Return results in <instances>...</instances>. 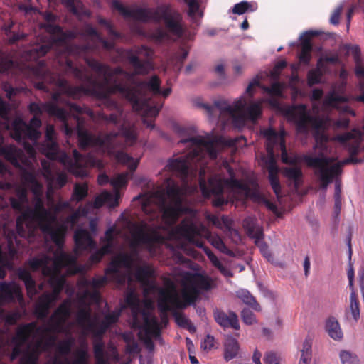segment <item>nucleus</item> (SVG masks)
<instances>
[{
  "label": "nucleus",
  "instance_id": "obj_50",
  "mask_svg": "<svg viewBox=\"0 0 364 364\" xmlns=\"http://www.w3.org/2000/svg\"><path fill=\"white\" fill-rule=\"evenodd\" d=\"M7 166L2 161H0V172L1 173H5L6 172H7Z\"/></svg>",
  "mask_w": 364,
  "mask_h": 364
},
{
  "label": "nucleus",
  "instance_id": "obj_48",
  "mask_svg": "<svg viewBox=\"0 0 364 364\" xmlns=\"http://www.w3.org/2000/svg\"><path fill=\"white\" fill-rule=\"evenodd\" d=\"M233 70H234V72L235 73V74L240 75L242 73V72L243 70V67L240 65H235L233 67Z\"/></svg>",
  "mask_w": 364,
  "mask_h": 364
},
{
  "label": "nucleus",
  "instance_id": "obj_44",
  "mask_svg": "<svg viewBox=\"0 0 364 364\" xmlns=\"http://www.w3.org/2000/svg\"><path fill=\"white\" fill-rule=\"evenodd\" d=\"M218 269L220 270V272L222 274H223L226 277H230L231 275L230 271L226 267H225L223 264H221L220 267H219Z\"/></svg>",
  "mask_w": 364,
  "mask_h": 364
},
{
  "label": "nucleus",
  "instance_id": "obj_24",
  "mask_svg": "<svg viewBox=\"0 0 364 364\" xmlns=\"http://www.w3.org/2000/svg\"><path fill=\"white\" fill-rule=\"evenodd\" d=\"M325 71L324 68H323V60H318L316 69L312 70L308 73L309 85H313L319 83L321 82L323 73Z\"/></svg>",
  "mask_w": 364,
  "mask_h": 364
},
{
  "label": "nucleus",
  "instance_id": "obj_9",
  "mask_svg": "<svg viewBox=\"0 0 364 364\" xmlns=\"http://www.w3.org/2000/svg\"><path fill=\"white\" fill-rule=\"evenodd\" d=\"M263 136L266 139V146L268 156L263 159V165L268 171L269 180L271 186L279 199L281 196V186L279 181V168L274 158V149L281 151V158L284 163L292 164L291 167L285 168L284 175L294 183L296 188L300 185L301 178V170L296 164L300 160L303 161L308 166L313 168L315 175L318 178L320 186L326 190L328 185L336 179L335 184V206L337 210L341 208V188L340 181L337 179L341 172V166L351 161L352 159H346L343 161H337L336 159L329 156L331 150L329 149V143H323L317 139V144L314 146V153L306 154L301 157L296 155L289 156L286 150L284 141V132L277 133L272 128L264 129L262 131Z\"/></svg>",
  "mask_w": 364,
  "mask_h": 364
},
{
  "label": "nucleus",
  "instance_id": "obj_37",
  "mask_svg": "<svg viewBox=\"0 0 364 364\" xmlns=\"http://www.w3.org/2000/svg\"><path fill=\"white\" fill-rule=\"evenodd\" d=\"M319 60H323V68L326 70V66L324 65L325 62L326 63H336L338 61V58L336 55L329 56V57H325L320 58Z\"/></svg>",
  "mask_w": 364,
  "mask_h": 364
},
{
  "label": "nucleus",
  "instance_id": "obj_8",
  "mask_svg": "<svg viewBox=\"0 0 364 364\" xmlns=\"http://www.w3.org/2000/svg\"><path fill=\"white\" fill-rule=\"evenodd\" d=\"M45 18L48 22L43 25V28L47 36L41 37L36 44L26 50L20 63L3 59L1 57L0 73L8 72L15 68L21 72L26 68L30 69L31 65H24L23 61H34L52 48L55 50L58 62L63 70L73 71L77 76H82L84 68L77 67L73 63L71 56L83 57L85 60V58H87L86 53L90 50H97L100 47L107 50L114 48L113 42L102 38L91 25H86L80 33L77 31L63 32L60 27L52 23L55 19L53 14L47 13ZM7 115V105L0 97V118L5 121L6 127L9 129L11 128Z\"/></svg>",
  "mask_w": 364,
  "mask_h": 364
},
{
  "label": "nucleus",
  "instance_id": "obj_57",
  "mask_svg": "<svg viewBox=\"0 0 364 364\" xmlns=\"http://www.w3.org/2000/svg\"><path fill=\"white\" fill-rule=\"evenodd\" d=\"M73 291H73V289H70V288H69V287H68V288H67V289H66V292H67V294H68L69 296H71V295L73 294Z\"/></svg>",
  "mask_w": 364,
  "mask_h": 364
},
{
  "label": "nucleus",
  "instance_id": "obj_16",
  "mask_svg": "<svg viewBox=\"0 0 364 364\" xmlns=\"http://www.w3.org/2000/svg\"><path fill=\"white\" fill-rule=\"evenodd\" d=\"M75 323L80 328L82 335L83 336L92 334L95 338L94 344V353L96 360V364H107V358L104 352V345L100 338L106 331L108 327L102 333H98L96 331H89L87 333H85L82 328L77 323L76 321ZM87 364H89V360L87 361Z\"/></svg>",
  "mask_w": 364,
  "mask_h": 364
},
{
  "label": "nucleus",
  "instance_id": "obj_11",
  "mask_svg": "<svg viewBox=\"0 0 364 364\" xmlns=\"http://www.w3.org/2000/svg\"><path fill=\"white\" fill-rule=\"evenodd\" d=\"M112 7L117 10L125 18L136 21L146 22L153 21L159 23L163 21L166 30L159 29L154 34L157 41H163L169 38L168 32L179 37L183 33V29L180 24V15L173 11L170 5L164 4L156 9H132L125 7L118 0H112Z\"/></svg>",
  "mask_w": 364,
  "mask_h": 364
},
{
  "label": "nucleus",
  "instance_id": "obj_34",
  "mask_svg": "<svg viewBox=\"0 0 364 364\" xmlns=\"http://www.w3.org/2000/svg\"><path fill=\"white\" fill-rule=\"evenodd\" d=\"M287 65V63L284 60H281L278 62L275 67L274 68V70L271 73V75L274 79H276L281 70H282L284 68H285Z\"/></svg>",
  "mask_w": 364,
  "mask_h": 364
},
{
  "label": "nucleus",
  "instance_id": "obj_56",
  "mask_svg": "<svg viewBox=\"0 0 364 364\" xmlns=\"http://www.w3.org/2000/svg\"><path fill=\"white\" fill-rule=\"evenodd\" d=\"M311 361H308L304 359H299V364H310Z\"/></svg>",
  "mask_w": 364,
  "mask_h": 364
},
{
  "label": "nucleus",
  "instance_id": "obj_20",
  "mask_svg": "<svg viewBox=\"0 0 364 364\" xmlns=\"http://www.w3.org/2000/svg\"><path fill=\"white\" fill-rule=\"evenodd\" d=\"M240 347L237 341L232 336L226 337L224 343V358L229 361L239 353Z\"/></svg>",
  "mask_w": 364,
  "mask_h": 364
},
{
  "label": "nucleus",
  "instance_id": "obj_15",
  "mask_svg": "<svg viewBox=\"0 0 364 364\" xmlns=\"http://www.w3.org/2000/svg\"><path fill=\"white\" fill-rule=\"evenodd\" d=\"M207 219L216 228L222 230L232 240L237 242L240 240L238 232L231 227V220L228 217L223 216L219 218L216 215H208Z\"/></svg>",
  "mask_w": 364,
  "mask_h": 364
},
{
  "label": "nucleus",
  "instance_id": "obj_43",
  "mask_svg": "<svg viewBox=\"0 0 364 364\" xmlns=\"http://www.w3.org/2000/svg\"><path fill=\"white\" fill-rule=\"evenodd\" d=\"M359 278H360V286L361 290H364V270H361L358 272Z\"/></svg>",
  "mask_w": 364,
  "mask_h": 364
},
{
  "label": "nucleus",
  "instance_id": "obj_4",
  "mask_svg": "<svg viewBox=\"0 0 364 364\" xmlns=\"http://www.w3.org/2000/svg\"><path fill=\"white\" fill-rule=\"evenodd\" d=\"M21 162L26 167L21 171L22 184L14 187L15 196L10 198L12 208L21 213L16 224L18 234L31 242L39 228L46 240L49 238L54 247L56 246L53 254L54 259L50 261L53 266L56 267L60 263L75 264L78 252L95 248L96 242L87 230L77 228L74 232L73 252L66 253L63 245L68 229L73 228L80 218L86 216L93 208H99L104 204L109 208L117 206L121 197L117 188L126 186L129 173H119L111 179L114 193L105 191L93 203H87L73 210L70 203H78L87 196V185L75 184L70 201L59 199L54 203V190L65 185L66 173L55 170L52 161H42L41 171L37 169V163L34 164L31 160Z\"/></svg>",
  "mask_w": 364,
  "mask_h": 364
},
{
  "label": "nucleus",
  "instance_id": "obj_28",
  "mask_svg": "<svg viewBox=\"0 0 364 364\" xmlns=\"http://www.w3.org/2000/svg\"><path fill=\"white\" fill-rule=\"evenodd\" d=\"M339 356L342 364H360L357 355L350 351L342 350Z\"/></svg>",
  "mask_w": 364,
  "mask_h": 364
},
{
  "label": "nucleus",
  "instance_id": "obj_39",
  "mask_svg": "<svg viewBox=\"0 0 364 364\" xmlns=\"http://www.w3.org/2000/svg\"><path fill=\"white\" fill-rule=\"evenodd\" d=\"M348 281H349L350 289L351 290L354 289V287H353L354 271L352 268H350L348 270Z\"/></svg>",
  "mask_w": 364,
  "mask_h": 364
},
{
  "label": "nucleus",
  "instance_id": "obj_12",
  "mask_svg": "<svg viewBox=\"0 0 364 364\" xmlns=\"http://www.w3.org/2000/svg\"><path fill=\"white\" fill-rule=\"evenodd\" d=\"M346 48L348 54L354 57L356 63L355 74L359 80L360 90L363 92L362 95L356 97V100L364 102V68L362 66L360 59V48L357 45H348ZM363 134H364V125L363 131L353 129L351 132L336 136L335 139L338 141L341 145L348 148L351 153H355L359 149Z\"/></svg>",
  "mask_w": 364,
  "mask_h": 364
},
{
  "label": "nucleus",
  "instance_id": "obj_53",
  "mask_svg": "<svg viewBox=\"0 0 364 364\" xmlns=\"http://www.w3.org/2000/svg\"><path fill=\"white\" fill-rule=\"evenodd\" d=\"M190 361L191 364H197L198 363L197 358L195 356L190 355Z\"/></svg>",
  "mask_w": 364,
  "mask_h": 364
},
{
  "label": "nucleus",
  "instance_id": "obj_60",
  "mask_svg": "<svg viewBox=\"0 0 364 364\" xmlns=\"http://www.w3.org/2000/svg\"><path fill=\"white\" fill-rule=\"evenodd\" d=\"M39 87H40V88H43V85H39Z\"/></svg>",
  "mask_w": 364,
  "mask_h": 364
},
{
  "label": "nucleus",
  "instance_id": "obj_30",
  "mask_svg": "<svg viewBox=\"0 0 364 364\" xmlns=\"http://www.w3.org/2000/svg\"><path fill=\"white\" fill-rule=\"evenodd\" d=\"M13 26V23L9 24L8 26H4V30L6 33V35L9 38V41L10 43H14L21 39H22L25 36L24 34L16 33L11 31V28Z\"/></svg>",
  "mask_w": 364,
  "mask_h": 364
},
{
  "label": "nucleus",
  "instance_id": "obj_21",
  "mask_svg": "<svg viewBox=\"0 0 364 364\" xmlns=\"http://www.w3.org/2000/svg\"><path fill=\"white\" fill-rule=\"evenodd\" d=\"M346 314L348 316H350L355 321L360 318V304L354 289H352L350 294L349 306L346 309Z\"/></svg>",
  "mask_w": 364,
  "mask_h": 364
},
{
  "label": "nucleus",
  "instance_id": "obj_14",
  "mask_svg": "<svg viewBox=\"0 0 364 364\" xmlns=\"http://www.w3.org/2000/svg\"><path fill=\"white\" fill-rule=\"evenodd\" d=\"M243 226L247 235L255 239V242L258 245L265 257H267V247L262 241L263 229L257 223V220L255 217H247L243 221Z\"/></svg>",
  "mask_w": 364,
  "mask_h": 364
},
{
  "label": "nucleus",
  "instance_id": "obj_46",
  "mask_svg": "<svg viewBox=\"0 0 364 364\" xmlns=\"http://www.w3.org/2000/svg\"><path fill=\"white\" fill-rule=\"evenodd\" d=\"M353 12H354V7H352L350 8L348 13H347V26L348 27L349 26V24H350V19H351V17L353 14Z\"/></svg>",
  "mask_w": 364,
  "mask_h": 364
},
{
  "label": "nucleus",
  "instance_id": "obj_27",
  "mask_svg": "<svg viewBox=\"0 0 364 364\" xmlns=\"http://www.w3.org/2000/svg\"><path fill=\"white\" fill-rule=\"evenodd\" d=\"M257 5L256 4L248 3L247 1H242L240 3L236 4L233 9L232 12L236 14H243L247 11H253L256 10Z\"/></svg>",
  "mask_w": 364,
  "mask_h": 364
},
{
  "label": "nucleus",
  "instance_id": "obj_3",
  "mask_svg": "<svg viewBox=\"0 0 364 364\" xmlns=\"http://www.w3.org/2000/svg\"><path fill=\"white\" fill-rule=\"evenodd\" d=\"M150 229L147 223L134 222L129 215L122 214L117 225L110 227L101 237L102 247L97 246L90 250L78 252L75 263L59 264L54 267L50 262L54 259L53 252L55 247H50L46 255H41L29 260L28 264L32 271L41 269L46 278L47 284L51 291L53 287L50 284L51 278L58 276L63 278V289L65 284V276L82 273L90 269L93 264L101 261L104 255L111 253L117 244V240L122 237L129 250H122L113 256L109 266L105 270V276L94 278L92 281L82 277L77 283V294L75 299L68 298L71 302V309H77L75 320L85 333L96 331L102 333L111 324L114 323L119 316L118 313L112 312L106 314L102 319L98 314H92L90 304L100 301L97 288L105 285L108 280L119 285L128 283L129 289L126 294L125 301L131 308L132 319L134 323H138L137 314L140 311L141 300L135 289L132 288V281L134 278L143 289L144 295L149 290L155 288L154 280V270L151 266L146 264L140 255L141 251L146 250L151 255H156L154 241L150 237Z\"/></svg>",
  "mask_w": 364,
  "mask_h": 364
},
{
  "label": "nucleus",
  "instance_id": "obj_49",
  "mask_svg": "<svg viewBox=\"0 0 364 364\" xmlns=\"http://www.w3.org/2000/svg\"><path fill=\"white\" fill-rule=\"evenodd\" d=\"M224 70H225V68L223 64H219L215 67V71L218 74H223L224 73Z\"/></svg>",
  "mask_w": 364,
  "mask_h": 364
},
{
  "label": "nucleus",
  "instance_id": "obj_10",
  "mask_svg": "<svg viewBox=\"0 0 364 364\" xmlns=\"http://www.w3.org/2000/svg\"><path fill=\"white\" fill-rule=\"evenodd\" d=\"M176 281L181 288V297L174 283L171 282L166 289L159 288L155 283L154 289L149 290L146 295L144 294V300L140 302L141 309L137 314L138 323H134L132 319L133 327L139 329V336L149 349L153 348L151 339L159 338L160 331L159 323L153 314L154 298H158V306L163 323L166 322L167 312L171 311L180 326L188 327L190 321L177 311L193 302L200 290L208 289L211 287V281L208 277L186 272L178 275Z\"/></svg>",
  "mask_w": 364,
  "mask_h": 364
},
{
  "label": "nucleus",
  "instance_id": "obj_25",
  "mask_svg": "<svg viewBox=\"0 0 364 364\" xmlns=\"http://www.w3.org/2000/svg\"><path fill=\"white\" fill-rule=\"evenodd\" d=\"M192 241L193 242V245L203 250V251L208 256V259L210 260L212 264L216 268H218L219 267H220L222 263L219 261L218 257L211 252V250L208 247H207L206 246L204 245L203 241H198V240H192Z\"/></svg>",
  "mask_w": 364,
  "mask_h": 364
},
{
  "label": "nucleus",
  "instance_id": "obj_54",
  "mask_svg": "<svg viewBox=\"0 0 364 364\" xmlns=\"http://www.w3.org/2000/svg\"><path fill=\"white\" fill-rule=\"evenodd\" d=\"M132 30H133L134 32H135L136 33L144 34L143 31L141 28H138V27L132 28Z\"/></svg>",
  "mask_w": 364,
  "mask_h": 364
},
{
  "label": "nucleus",
  "instance_id": "obj_22",
  "mask_svg": "<svg viewBox=\"0 0 364 364\" xmlns=\"http://www.w3.org/2000/svg\"><path fill=\"white\" fill-rule=\"evenodd\" d=\"M237 296L245 304L250 306L257 311H261L260 305L256 301L255 297L246 289H240L237 291Z\"/></svg>",
  "mask_w": 364,
  "mask_h": 364
},
{
  "label": "nucleus",
  "instance_id": "obj_52",
  "mask_svg": "<svg viewBox=\"0 0 364 364\" xmlns=\"http://www.w3.org/2000/svg\"><path fill=\"white\" fill-rule=\"evenodd\" d=\"M188 55V51L186 50H183L182 51V54L180 56V60H183Z\"/></svg>",
  "mask_w": 364,
  "mask_h": 364
},
{
  "label": "nucleus",
  "instance_id": "obj_17",
  "mask_svg": "<svg viewBox=\"0 0 364 364\" xmlns=\"http://www.w3.org/2000/svg\"><path fill=\"white\" fill-rule=\"evenodd\" d=\"M17 274L18 277L22 281H23L27 290L28 296L31 299H33V297L35 296L40 291L43 290V287L45 284H41L37 288L36 287L34 280L33 279L30 272L27 269L23 268H19L17 270Z\"/></svg>",
  "mask_w": 364,
  "mask_h": 364
},
{
  "label": "nucleus",
  "instance_id": "obj_26",
  "mask_svg": "<svg viewBox=\"0 0 364 364\" xmlns=\"http://www.w3.org/2000/svg\"><path fill=\"white\" fill-rule=\"evenodd\" d=\"M188 6V16L194 20L197 17H202L203 13L199 9L198 4L196 0H183Z\"/></svg>",
  "mask_w": 364,
  "mask_h": 364
},
{
  "label": "nucleus",
  "instance_id": "obj_36",
  "mask_svg": "<svg viewBox=\"0 0 364 364\" xmlns=\"http://www.w3.org/2000/svg\"><path fill=\"white\" fill-rule=\"evenodd\" d=\"M264 360L266 364H279L277 355L272 352L267 353Z\"/></svg>",
  "mask_w": 364,
  "mask_h": 364
},
{
  "label": "nucleus",
  "instance_id": "obj_1",
  "mask_svg": "<svg viewBox=\"0 0 364 364\" xmlns=\"http://www.w3.org/2000/svg\"><path fill=\"white\" fill-rule=\"evenodd\" d=\"M175 132L181 138L178 144L186 151L171 159L166 170L179 176L183 188H181L172 179L167 181L166 189L160 188L134 198L141 199V209L150 220L161 221L160 225L147 223L150 237L154 241L155 253L160 244L166 240H184L193 245V240H207L220 252L228 255L232 252L225 246L221 237L210 232L198 221L196 213L186 207L183 195L191 192L188 183L196 177L199 169V184L203 195L216 196L214 205L220 206L228 200H242L251 198L264 205L277 216L280 213L274 203L261 195L257 190L236 179L233 170L227 161H223L215 171L205 166L208 159H214L218 152L225 146H235L242 139H227L221 136L203 138L195 136L194 129L176 125Z\"/></svg>",
  "mask_w": 364,
  "mask_h": 364
},
{
  "label": "nucleus",
  "instance_id": "obj_35",
  "mask_svg": "<svg viewBox=\"0 0 364 364\" xmlns=\"http://www.w3.org/2000/svg\"><path fill=\"white\" fill-rule=\"evenodd\" d=\"M214 344V338L210 336H207L204 341L201 343V348L205 350H209L212 348Z\"/></svg>",
  "mask_w": 364,
  "mask_h": 364
},
{
  "label": "nucleus",
  "instance_id": "obj_61",
  "mask_svg": "<svg viewBox=\"0 0 364 364\" xmlns=\"http://www.w3.org/2000/svg\"><path fill=\"white\" fill-rule=\"evenodd\" d=\"M0 364H2V363H0Z\"/></svg>",
  "mask_w": 364,
  "mask_h": 364
},
{
  "label": "nucleus",
  "instance_id": "obj_29",
  "mask_svg": "<svg viewBox=\"0 0 364 364\" xmlns=\"http://www.w3.org/2000/svg\"><path fill=\"white\" fill-rule=\"evenodd\" d=\"M312 343L310 339H306L303 344L301 350V357L300 359H304L308 361H311L312 358Z\"/></svg>",
  "mask_w": 364,
  "mask_h": 364
},
{
  "label": "nucleus",
  "instance_id": "obj_32",
  "mask_svg": "<svg viewBox=\"0 0 364 364\" xmlns=\"http://www.w3.org/2000/svg\"><path fill=\"white\" fill-rule=\"evenodd\" d=\"M97 21L100 24L104 26L106 28L109 34L112 37H113L114 38H119L120 37L119 33H118L117 32H116L114 30L112 24L109 22H108L107 20L102 18H98Z\"/></svg>",
  "mask_w": 364,
  "mask_h": 364
},
{
  "label": "nucleus",
  "instance_id": "obj_6",
  "mask_svg": "<svg viewBox=\"0 0 364 364\" xmlns=\"http://www.w3.org/2000/svg\"><path fill=\"white\" fill-rule=\"evenodd\" d=\"M50 284L53 291L44 292L35 304V314L43 324L38 326L33 322L17 328L11 341L13 349L11 359L21 355L18 364H37L41 352L50 353L55 347L57 353L46 364H87L89 355L85 343L73 353L71 358H68L75 343L72 336L74 323L68 321L72 312L70 301L64 300L46 319L50 306L59 299L63 285V277L51 278Z\"/></svg>",
  "mask_w": 364,
  "mask_h": 364
},
{
  "label": "nucleus",
  "instance_id": "obj_59",
  "mask_svg": "<svg viewBox=\"0 0 364 364\" xmlns=\"http://www.w3.org/2000/svg\"><path fill=\"white\" fill-rule=\"evenodd\" d=\"M4 232L6 234V227L4 228Z\"/></svg>",
  "mask_w": 364,
  "mask_h": 364
},
{
  "label": "nucleus",
  "instance_id": "obj_51",
  "mask_svg": "<svg viewBox=\"0 0 364 364\" xmlns=\"http://www.w3.org/2000/svg\"><path fill=\"white\" fill-rule=\"evenodd\" d=\"M248 26H249V25H248V22H247V20H245V21L242 23V24H241V28H242V30H246V29H247V28H248Z\"/></svg>",
  "mask_w": 364,
  "mask_h": 364
},
{
  "label": "nucleus",
  "instance_id": "obj_2",
  "mask_svg": "<svg viewBox=\"0 0 364 364\" xmlns=\"http://www.w3.org/2000/svg\"><path fill=\"white\" fill-rule=\"evenodd\" d=\"M39 64L40 68L34 71L35 74L38 77L44 80L49 79L58 87V91L53 95L50 102L41 104L31 103L29 105L30 112L35 115L29 124L19 117L16 118L11 124V134L12 137L18 141L23 142L28 156H26L21 149H17L15 146L2 144H0V154L21 171L26 168L21 162L23 160H31L33 164H36L35 147L39 149L48 159L59 161L70 173L79 177L86 175L85 167L87 166L98 168L103 166L100 160L90 154L84 157L75 149L73 158H70L65 153L60 151L55 141V132L53 125H47L45 141L41 145L38 144L37 139L41 136L38 129L41 126V121L38 116L43 112H47L62 122V129L67 136L77 134L80 148L92 147L100 152L107 153L109 156L114 157L119 163L127 166L131 171H135L139 159H135L127 154L118 150L124 146L132 145L136 140V127L127 122L121 108L114 103L116 113L111 114L109 117L103 113H100L97 117L99 120L114 124H120L119 132L99 136L90 134L85 128L84 120L80 117V114L85 113L95 120L94 112L89 108L82 109L75 104L63 102L62 98L63 94L73 98L80 97L82 95L95 96L94 93L87 90L90 85L86 77L84 75L77 76L73 71L64 70L66 73H73L75 77L82 81L80 86H71L60 76H48L50 73L46 71L43 63L40 62Z\"/></svg>",
  "mask_w": 364,
  "mask_h": 364
},
{
  "label": "nucleus",
  "instance_id": "obj_23",
  "mask_svg": "<svg viewBox=\"0 0 364 364\" xmlns=\"http://www.w3.org/2000/svg\"><path fill=\"white\" fill-rule=\"evenodd\" d=\"M326 331L331 338L334 340H339L343 337V333L338 322L333 318H330L326 321Z\"/></svg>",
  "mask_w": 364,
  "mask_h": 364
},
{
  "label": "nucleus",
  "instance_id": "obj_42",
  "mask_svg": "<svg viewBox=\"0 0 364 364\" xmlns=\"http://www.w3.org/2000/svg\"><path fill=\"white\" fill-rule=\"evenodd\" d=\"M261 353L258 351H255L252 356V360L255 364H262L260 362Z\"/></svg>",
  "mask_w": 364,
  "mask_h": 364
},
{
  "label": "nucleus",
  "instance_id": "obj_58",
  "mask_svg": "<svg viewBox=\"0 0 364 364\" xmlns=\"http://www.w3.org/2000/svg\"><path fill=\"white\" fill-rule=\"evenodd\" d=\"M4 341L0 338V350H1V348L4 347Z\"/></svg>",
  "mask_w": 364,
  "mask_h": 364
},
{
  "label": "nucleus",
  "instance_id": "obj_41",
  "mask_svg": "<svg viewBox=\"0 0 364 364\" xmlns=\"http://www.w3.org/2000/svg\"><path fill=\"white\" fill-rule=\"evenodd\" d=\"M97 180H98V183L100 185H104L109 182V178L105 174L100 175Z\"/></svg>",
  "mask_w": 364,
  "mask_h": 364
},
{
  "label": "nucleus",
  "instance_id": "obj_31",
  "mask_svg": "<svg viewBox=\"0 0 364 364\" xmlns=\"http://www.w3.org/2000/svg\"><path fill=\"white\" fill-rule=\"evenodd\" d=\"M242 321L247 325H251L256 323V318L255 314L248 309H244L241 313Z\"/></svg>",
  "mask_w": 364,
  "mask_h": 364
},
{
  "label": "nucleus",
  "instance_id": "obj_55",
  "mask_svg": "<svg viewBox=\"0 0 364 364\" xmlns=\"http://www.w3.org/2000/svg\"><path fill=\"white\" fill-rule=\"evenodd\" d=\"M144 123L146 124L147 127H149L151 129L154 128V124L151 121L148 122L146 119L144 120Z\"/></svg>",
  "mask_w": 364,
  "mask_h": 364
},
{
  "label": "nucleus",
  "instance_id": "obj_13",
  "mask_svg": "<svg viewBox=\"0 0 364 364\" xmlns=\"http://www.w3.org/2000/svg\"><path fill=\"white\" fill-rule=\"evenodd\" d=\"M348 76V73L344 70H341L340 73V77L341 81L336 83L331 89V91L328 94L326 99L324 107H328L331 105H336L338 102H343L344 105L346 104L348 97L346 95V82L344 80Z\"/></svg>",
  "mask_w": 364,
  "mask_h": 364
},
{
  "label": "nucleus",
  "instance_id": "obj_18",
  "mask_svg": "<svg viewBox=\"0 0 364 364\" xmlns=\"http://www.w3.org/2000/svg\"><path fill=\"white\" fill-rule=\"evenodd\" d=\"M319 33L317 31H308L300 36L301 51L299 55L300 61L304 63H309L311 60V38Z\"/></svg>",
  "mask_w": 364,
  "mask_h": 364
},
{
  "label": "nucleus",
  "instance_id": "obj_40",
  "mask_svg": "<svg viewBox=\"0 0 364 364\" xmlns=\"http://www.w3.org/2000/svg\"><path fill=\"white\" fill-rule=\"evenodd\" d=\"M5 90L6 92V95L9 99H11L13 95H15L16 92V90L10 86H5Z\"/></svg>",
  "mask_w": 364,
  "mask_h": 364
},
{
  "label": "nucleus",
  "instance_id": "obj_38",
  "mask_svg": "<svg viewBox=\"0 0 364 364\" xmlns=\"http://www.w3.org/2000/svg\"><path fill=\"white\" fill-rule=\"evenodd\" d=\"M303 265H304V274L306 277H307L309 274L310 266H311L310 259L308 256H306L305 257Z\"/></svg>",
  "mask_w": 364,
  "mask_h": 364
},
{
  "label": "nucleus",
  "instance_id": "obj_47",
  "mask_svg": "<svg viewBox=\"0 0 364 364\" xmlns=\"http://www.w3.org/2000/svg\"><path fill=\"white\" fill-rule=\"evenodd\" d=\"M97 220H91L90 222V230L92 231V232H96L97 231Z\"/></svg>",
  "mask_w": 364,
  "mask_h": 364
},
{
  "label": "nucleus",
  "instance_id": "obj_5",
  "mask_svg": "<svg viewBox=\"0 0 364 364\" xmlns=\"http://www.w3.org/2000/svg\"><path fill=\"white\" fill-rule=\"evenodd\" d=\"M257 87H259V81L257 78H255L250 82L244 94L236 99L232 104L225 100H220L215 101L213 107L205 105L204 107L210 120L215 123L220 122L223 125L231 122L235 126L242 125L246 121L255 122L262 116L263 103L267 102L289 122L294 124L299 132L314 131L316 144H317V139L319 141L322 140L323 143H329L328 138L324 133L328 127L346 128L348 126L349 119L346 117L332 121L328 117L330 109H336L341 112L355 115L354 112L343 102H337L336 105L325 107L326 100H324L321 105L319 100L323 96V91L319 89H315L312 92L313 107L312 110L309 111L305 105L280 104L278 97H282L284 85L278 82L272 83L269 87L265 86L262 87L264 92L269 95L268 98L254 100L253 97ZM327 97L328 95L325 99Z\"/></svg>",
  "mask_w": 364,
  "mask_h": 364
},
{
  "label": "nucleus",
  "instance_id": "obj_7",
  "mask_svg": "<svg viewBox=\"0 0 364 364\" xmlns=\"http://www.w3.org/2000/svg\"><path fill=\"white\" fill-rule=\"evenodd\" d=\"M152 55L153 50L146 46L129 51L127 58L134 69L132 73L119 68L112 70L94 59L85 58V62L96 75L93 77L83 70L82 75L90 85L87 90L100 99H107L112 94H119L127 99L133 109L142 117H156L162 105L153 98L157 96L167 97L171 89H161V81L156 75L141 82H135L134 80L135 75H146L153 70L150 62Z\"/></svg>",
  "mask_w": 364,
  "mask_h": 364
},
{
  "label": "nucleus",
  "instance_id": "obj_33",
  "mask_svg": "<svg viewBox=\"0 0 364 364\" xmlns=\"http://www.w3.org/2000/svg\"><path fill=\"white\" fill-rule=\"evenodd\" d=\"M343 4H341L337 8H336V9L333 11V12L331 16V18H330L331 23H332L333 25L338 24L339 17L343 11Z\"/></svg>",
  "mask_w": 364,
  "mask_h": 364
},
{
  "label": "nucleus",
  "instance_id": "obj_45",
  "mask_svg": "<svg viewBox=\"0 0 364 364\" xmlns=\"http://www.w3.org/2000/svg\"><path fill=\"white\" fill-rule=\"evenodd\" d=\"M218 269L220 270V272L222 274H223L226 277H230L231 275L230 271L226 267H225L223 264H221L220 267H219Z\"/></svg>",
  "mask_w": 364,
  "mask_h": 364
},
{
  "label": "nucleus",
  "instance_id": "obj_19",
  "mask_svg": "<svg viewBox=\"0 0 364 364\" xmlns=\"http://www.w3.org/2000/svg\"><path fill=\"white\" fill-rule=\"evenodd\" d=\"M214 316L216 322L224 328L230 327L236 330L240 328L237 316L232 311L227 314L223 311H216L214 313Z\"/></svg>",
  "mask_w": 364,
  "mask_h": 364
}]
</instances>
